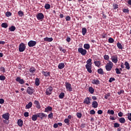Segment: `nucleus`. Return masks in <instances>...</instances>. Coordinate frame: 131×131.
<instances>
[{"mask_svg":"<svg viewBox=\"0 0 131 131\" xmlns=\"http://www.w3.org/2000/svg\"><path fill=\"white\" fill-rule=\"evenodd\" d=\"M118 116H119V117H122V116H123V113L121 112H120L118 113Z\"/></svg>","mask_w":131,"mask_h":131,"instance_id":"e2e57ef3","label":"nucleus"},{"mask_svg":"<svg viewBox=\"0 0 131 131\" xmlns=\"http://www.w3.org/2000/svg\"><path fill=\"white\" fill-rule=\"evenodd\" d=\"M6 17H11V16H12V13H11L10 11H7L6 13Z\"/></svg>","mask_w":131,"mask_h":131,"instance_id":"37998d69","label":"nucleus"},{"mask_svg":"<svg viewBox=\"0 0 131 131\" xmlns=\"http://www.w3.org/2000/svg\"><path fill=\"white\" fill-rule=\"evenodd\" d=\"M114 127H116V128L119 127L120 126V124L118 123H115L114 124Z\"/></svg>","mask_w":131,"mask_h":131,"instance_id":"49530a36","label":"nucleus"},{"mask_svg":"<svg viewBox=\"0 0 131 131\" xmlns=\"http://www.w3.org/2000/svg\"><path fill=\"white\" fill-rule=\"evenodd\" d=\"M92 107L93 108H98V102L96 101H94L92 102Z\"/></svg>","mask_w":131,"mask_h":131,"instance_id":"6ab92c4d","label":"nucleus"},{"mask_svg":"<svg viewBox=\"0 0 131 131\" xmlns=\"http://www.w3.org/2000/svg\"><path fill=\"white\" fill-rule=\"evenodd\" d=\"M87 30L85 28H83L82 29V34L83 35H85V34L86 33Z\"/></svg>","mask_w":131,"mask_h":131,"instance_id":"c9c22d12","label":"nucleus"},{"mask_svg":"<svg viewBox=\"0 0 131 131\" xmlns=\"http://www.w3.org/2000/svg\"><path fill=\"white\" fill-rule=\"evenodd\" d=\"M113 7L114 10H116L117 9H118V5H117L116 4H114L113 5Z\"/></svg>","mask_w":131,"mask_h":131,"instance_id":"a18cd8bd","label":"nucleus"},{"mask_svg":"<svg viewBox=\"0 0 131 131\" xmlns=\"http://www.w3.org/2000/svg\"><path fill=\"white\" fill-rule=\"evenodd\" d=\"M119 121L120 123L124 124L125 123V119L123 117L120 118L119 119Z\"/></svg>","mask_w":131,"mask_h":131,"instance_id":"a878e982","label":"nucleus"},{"mask_svg":"<svg viewBox=\"0 0 131 131\" xmlns=\"http://www.w3.org/2000/svg\"><path fill=\"white\" fill-rule=\"evenodd\" d=\"M1 26L3 28H7L8 27V24L6 23H4L2 24Z\"/></svg>","mask_w":131,"mask_h":131,"instance_id":"ea45409f","label":"nucleus"},{"mask_svg":"<svg viewBox=\"0 0 131 131\" xmlns=\"http://www.w3.org/2000/svg\"><path fill=\"white\" fill-rule=\"evenodd\" d=\"M107 34H102L101 35V37L102 38H106V37H107Z\"/></svg>","mask_w":131,"mask_h":131,"instance_id":"6e6d98bb","label":"nucleus"},{"mask_svg":"<svg viewBox=\"0 0 131 131\" xmlns=\"http://www.w3.org/2000/svg\"><path fill=\"white\" fill-rule=\"evenodd\" d=\"M109 97H110V93H108L105 95L104 98L107 100L109 98Z\"/></svg>","mask_w":131,"mask_h":131,"instance_id":"09e8293b","label":"nucleus"},{"mask_svg":"<svg viewBox=\"0 0 131 131\" xmlns=\"http://www.w3.org/2000/svg\"><path fill=\"white\" fill-rule=\"evenodd\" d=\"M44 40H45V41H48V42H51L53 41V39L52 37L49 38V37H47L44 38Z\"/></svg>","mask_w":131,"mask_h":131,"instance_id":"4be33fe9","label":"nucleus"},{"mask_svg":"<svg viewBox=\"0 0 131 131\" xmlns=\"http://www.w3.org/2000/svg\"><path fill=\"white\" fill-rule=\"evenodd\" d=\"M32 107V102H30L26 105L25 109H30Z\"/></svg>","mask_w":131,"mask_h":131,"instance_id":"412c9836","label":"nucleus"},{"mask_svg":"<svg viewBox=\"0 0 131 131\" xmlns=\"http://www.w3.org/2000/svg\"><path fill=\"white\" fill-rule=\"evenodd\" d=\"M97 113H98V114H100V115L102 114H103V111H102L101 110H99L98 111Z\"/></svg>","mask_w":131,"mask_h":131,"instance_id":"69168bd1","label":"nucleus"},{"mask_svg":"<svg viewBox=\"0 0 131 131\" xmlns=\"http://www.w3.org/2000/svg\"><path fill=\"white\" fill-rule=\"evenodd\" d=\"M89 92L90 93V94H94V92H95V89L93 88V87L90 86L89 88Z\"/></svg>","mask_w":131,"mask_h":131,"instance_id":"7c9ffc66","label":"nucleus"},{"mask_svg":"<svg viewBox=\"0 0 131 131\" xmlns=\"http://www.w3.org/2000/svg\"><path fill=\"white\" fill-rule=\"evenodd\" d=\"M107 114H109V115H114V111L108 110L107 111Z\"/></svg>","mask_w":131,"mask_h":131,"instance_id":"72a5a7b5","label":"nucleus"},{"mask_svg":"<svg viewBox=\"0 0 131 131\" xmlns=\"http://www.w3.org/2000/svg\"><path fill=\"white\" fill-rule=\"evenodd\" d=\"M53 110V107L52 106H48L45 108V112H49V111H52Z\"/></svg>","mask_w":131,"mask_h":131,"instance_id":"c85d7f7f","label":"nucleus"},{"mask_svg":"<svg viewBox=\"0 0 131 131\" xmlns=\"http://www.w3.org/2000/svg\"><path fill=\"white\" fill-rule=\"evenodd\" d=\"M24 116H25V117H28V116H29V113L26 112L24 113Z\"/></svg>","mask_w":131,"mask_h":131,"instance_id":"bf43d9fd","label":"nucleus"},{"mask_svg":"<svg viewBox=\"0 0 131 131\" xmlns=\"http://www.w3.org/2000/svg\"><path fill=\"white\" fill-rule=\"evenodd\" d=\"M92 83L93 84H96L98 85V84H100V81L98 79H93L92 81Z\"/></svg>","mask_w":131,"mask_h":131,"instance_id":"f3484780","label":"nucleus"},{"mask_svg":"<svg viewBox=\"0 0 131 131\" xmlns=\"http://www.w3.org/2000/svg\"><path fill=\"white\" fill-rule=\"evenodd\" d=\"M34 104L36 108H37V109H39L41 107V106H40V103H39V101H38V100H35L34 101Z\"/></svg>","mask_w":131,"mask_h":131,"instance_id":"ddd939ff","label":"nucleus"},{"mask_svg":"<svg viewBox=\"0 0 131 131\" xmlns=\"http://www.w3.org/2000/svg\"><path fill=\"white\" fill-rule=\"evenodd\" d=\"M124 66H125V68L127 69V70H129V69H130V67L129 66V63L128 62L125 61L124 62Z\"/></svg>","mask_w":131,"mask_h":131,"instance_id":"aec40b11","label":"nucleus"},{"mask_svg":"<svg viewBox=\"0 0 131 131\" xmlns=\"http://www.w3.org/2000/svg\"><path fill=\"white\" fill-rule=\"evenodd\" d=\"M36 41L33 40H30L28 43V46L29 48H32L33 47H35L36 46Z\"/></svg>","mask_w":131,"mask_h":131,"instance_id":"1a4fd4ad","label":"nucleus"},{"mask_svg":"<svg viewBox=\"0 0 131 131\" xmlns=\"http://www.w3.org/2000/svg\"><path fill=\"white\" fill-rule=\"evenodd\" d=\"M0 71L3 72V73H5V72H6V70L5 69V68L3 67H1Z\"/></svg>","mask_w":131,"mask_h":131,"instance_id":"3c124183","label":"nucleus"},{"mask_svg":"<svg viewBox=\"0 0 131 131\" xmlns=\"http://www.w3.org/2000/svg\"><path fill=\"white\" fill-rule=\"evenodd\" d=\"M53 87L50 86L49 88H47L46 89V94L47 96H50V95H52V93L53 92Z\"/></svg>","mask_w":131,"mask_h":131,"instance_id":"6e6552de","label":"nucleus"},{"mask_svg":"<svg viewBox=\"0 0 131 131\" xmlns=\"http://www.w3.org/2000/svg\"><path fill=\"white\" fill-rule=\"evenodd\" d=\"M92 59L89 58L87 61H86V64L85 65V68L86 69H87L88 72L89 73H92L93 72V71H92V64L93 63L92 62Z\"/></svg>","mask_w":131,"mask_h":131,"instance_id":"f257e3e1","label":"nucleus"},{"mask_svg":"<svg viewBox=\"0 0 131 131\" xmlns=\"http://www.w3.org/2000/svg\"><path fill=\"white\" fill-rule=\"evenodd\" d=\"M111 60L113 63H116L118 62V56L114 55L111 56Z\"/></svg>","mask_w":131,"mask_h":131,"instance_id":"0eeeda50","label":"nucleus"},{"mask_svg":"<svg viewBox=\"0 0 131 131\" xmlns=\"http://www.w3.org/2000/svg\"><path fill=\"white\" fill-rule=\"evenodd\" d=\"M35 85H36L37 86H38V85H39L40 83H39V79L38 78H36L35 79Z\"/></svg>","mask_w":131,"mask_h":131,"instance_id":"c756f323","label":"nucleus"},{"mask_svg":"<svg viewBox=\"0 0 131 131\" xmlns=\"http://www.w3.org/2000/svg\"><path fill=\"white\" fill-rule=\"evenodd\" d=\"M115 71H116V73L117 74H121V72L120 71V70H119V69L118 68H116L115 69Z\"/></svg>","mask_w":131,"mask_h":131,"instance_id":"79ce46f5","label":"nucleus"},{"mask_svg":"<svg viewBox=\"0 0 131 131\" xmlns=\"http://www.w3.org/2000/svg\"><path fill=\"white\" fill-rule=\"evenodd\" d=\"M80 127L81 128H84L85 127V124H81Z\"/></svg>","mask_w":131,"mask_h":131,"instance_id":"338daca9","label":"nucleus"},{"mask_svg":"<svg viewBox=\"0 0 131 131\" xmlns=\"http://www.w3.org/2000/svg\"><path fill=\"white\" fill-rule=\"evenodd\" d=\"M90 114L94 115V114H96V112L95 111V110H92L90 111Z\"/></svg>","mask_w":131,"mask_h":131,"instance_id":"052dcab7","label":"nucleus"},{"mask_svg":"<svg viewBox=\"0 0 131 131\" xmlns=\"http://www.w3.org/2000/svg\"><path fill=\"white\" fill-rule=\"evenodd\" d=\"M104 60H109V55H104Z\"/></svg>","mask_w":131,"mask_h":131,"instance_id":"13d9d810","label":"nucleus"},{"mask_svg":"<svg viewBox=\"0 0 131 131\" xmlns=\"http://www.w3.org/2000/svg\"><path fill=\"white\" fill-rule=\"evenodd\" d=\"M81 116H82L81 113H77V117H78V118H80Z\"/></svg>","mask_w":131,"mask_h":131,"instance_id":"603ef678","label":"nucleus"},{"mask_svg":"<svg viewBox=\"0 0 131 131\" xmlns=\"http://www.w3.org/2000/svg\"><path fill=\"white\" fill-rule=\"evenodd\" d=\"M42 74L45 76V77H48V76H51V73L50 72H46L45 71H42Z\"/></svg>","mask_w":131,"mask_h":131,"instance_id":"2eb2a0df","label":"nucleus"},{"mask_svg":"<svg viewBox=\"0 0 131 131\" xmlns=\"http://www.w3.org/2000/svg\"><path fill=\"white\" fill-rule=\"evenodd\" d=\"M18 14L19 15V17H23L24 16V13L22 11H19L18 12Z\"/></svg>","mask_w":131,"mask_h":131,"instance_id":"58836bf2","label":"nucleus"},{"mask_svg":"<svg viewBox=\"0 0 131 131\" xmlns=\"http://www.w3.org/2000/svg\"><path fill=\"white\" fill-rule=\"evenodd\" d=\"M53 116H54V115L53 114V113H51L48 115V118H50V119H52Z\"/></svg>","mask_w":131,"mask_h":131,"instance_id":"de8ad7c7","label":"nucleus"},{"mask_svg":"<svg viewBox=\"0 0 131 131\" xmlns=\"http://www.w3.org/2000/svg\"><path fill=\"white\" fill-rule=\"evenodd\" d=\"M10 31L13 32L16 30V27L14 26H12L10 28H9Z\"/></svg>","mask_w":131,"mask_h":131,"instance_id":"4c0bfd02","label":"nucleus"},{"mask_svg":"<svg viewBox=\"0 0 131 131\" xmlns=\"http://www.w3.org/2000/svg\"><path fill=\"white\" fill-rule=\"evenodd\" d=\"M108 42L109 43H113V42H114V39L112 37H110L108 39Z\"/></svg>","mask_w":131,"mask_h":131,"instance_id":"c03bdc74","label":"nucleus"},{"mask_svg":"<svg viewBox=\"0 0 131 131\" xmlns=\"http://www.w3.org/2000/svg\"><path fill=\"white\" fill-rule=\"evenodd\" d=\"M66 21H70L71 20V17L70 16H68L66 17Z\"/></svg>","mask_w":131,"mask_h":131,"instance_id":"680f3d73","label":"nucleus"},{"mask_svg":"<svg viewBox=\"0 0 131 131\" xmlns=\"http://www.w3.org/2000/svg\"><path fill=\"white\" fill-rule=\"evenodd\" d=\"M58 126V123H55L53 125V127L54 128H57Z\"/></svg>","mask_w":131,"mask_h":131,"instance_id":"774afa93","label":"nucleus"},{"mask_svg":"<svg viewBox=\"0 0 131 131\" xmlns=\"http://www.w3.org/2000/svg\"><path fill=\"white\" fill-rule=\"evenodd\" d=\"M63 121L66 123L67 125H70V120H69V119H65Z\"/></svg>","mask_w":131,"mask_h":131,"instance_id":"473e14b6","label":"nucleus"},{"mask_svg":"<svg viewBox=\"0 0 131 131\" xmlns=\"http://www.w3.org/2000/svg\"><path fill=\"white\" fill-rule=\"evenodd\" d=\"M37 114L38 117L39 118H40L41 120H42V119H44V118H47V117H48V115L43 113H38Z\"/></svg>","mask_w":131,"mask_h":131,"instance_id":"423d86ee","label":"nucleus"},{"mask_svg":"<svg viewBox=\"0 0 131 131\" xmlns=\"http://www.w3.org/2000/svg\"><path fill=\"white\" fill-rule=\"evenodd\" d=\"M36 71V69H35L34 67H32L31 68H30L29 69V72L31 73H35V72Z\"/></svg>","mask_w":131,"mask_h":131,"instance_id":"b1692460","label":"nucleus"},{"mask_svg":"<svg viewBox=\"0 0 131 131\" xmlns=\"http://www.w3.org/2000/svg\"><path fill=\"white\" fill-rule=\"evenodd\" d=\"M91 101H92V98L90 97H86L84 99L83 103L86 105H90L91 104Z\"/></svg>","mask_w":131,"mask_h":131,"instance_id":"9d476101","label":"nucleus"},{"mask_svg":"<svg viewBox=\"0 0 131 131\" xmlns=\"http://www.w3.org/2000/svg\"><path fill=\"white\" fill-rule=\"evenodd\" d=\"M127 118H128V120L131 121V113L128 114V115H127Z\"/></svg>","mask_w":131,"mask_h":131,"instance_id":"4d7b16f0","label":"nucleus"},{"mask_svg":"<svg viewBox=\"0 0 131 131\" xmlns=\"http://www.w3.org/2000/svg\"><path fill=\"white\" fill-rule=\"evenodd\" d=\"M58 69H63V68L65 67V64H64V63L63 62L60 63L58 64Z\"/></svg>","mask_w":131,"mask_h":131,"instance_id":"5701e85b","label":"nucleus"},{"mask_svg":"<svg viewBox=\"0 0 131 131\" xmlns=\"http://www.w3.org/2000/svg\"><path fill=\"white\" fill-rule=\"evenodd\" d=\"M2 118L6 120H9L10 119V114L9 113L4 114L2 115Z\"/></svg>","mask_w":131,"mask_h":131,"instance_id":"9b49d317","label":"nucleus"},{"mask_svg":"<svg viewBox=\"0 0 131 131\" xmlns=\"http://www.w3.org/2000/svg\"><path fill=\"white\" fill-rule=\"evenodd\" d=\"M38 117V116H37V114L36 115H33L32 117V120H33V121H36Z\"/></svg>","mask_w":131,"mask_h":131,"instance_id":"393cba45","label":"nucleus"},{"mask_svg":"<svg viewBox=\"0 0 131 131\" xmlns=\"http://www.w3.org/2000/svg\"><path fill=\"white\" fill-rule=\"evenodd\" d=\"M108 81L109 82H112L113 81H115V78L113 77L110 78Z\"/></svg>","mask_w":131,"mask_h":131,"instance_id":"5fc2aeb1","label":"nucleus"},{"mask_svg":"<svg viewBox=\"0 0 131 131\" xmlns=\"http://www.w3.org/2000/svg\"><path fill=\"white\" fill-rule=\"evenodd\" d=\"M34 89H32L30 87H28L27 90V92L29 95H32L33 93H34Z\"/></svg>","mask_w":131,"mask_h":131,"instance_id":"4468645a","label":"nucleus"},{"mask_svg":"<svg viewBox=\"0 0 131 131\" xmlns=\"http://www.w3.org/2000/svg\"><path fill=\"white\" fill-rule=\"evenodd\" d=\"M117 47L119 49V50H122V49H123L122 45L119 42L117 43Z\"/></svg>","mask_w":131,"mask_h":131,"instance_id":"2f4dec72","label":"nucleus"},{"mask_svg":"<svg viewBox=\"0 0 131 131\" xmlns=\"http://www.w3.org/2000/svg\"><path fill=\"white\" fill-rule=\"evenodd\" d=\"M6 79V76L4 75H1L0 76V80L4 81Z\"/></svg>","mask_w":131,"mask_h":131,"instance_id":"8fccbe9b","label":"nucleus"},{"mask_svg":"<svg viewBox=\"0 0 131 131\" xmlns=\"http://www.w3.org/2000/svg\"><path fill=\"white\" fill-rule=\"evenodd\" d=\"M97 72L99 74H101V75H103L104 74V71L102 68H100L97 70Z\"/></svg>","mask_w":131,"mask_h":131,"instance_id":"cd10ccee","label":"nucleus"},{"mask_svg":"<svg viewBox=\"0 0 131 131\" xmlns=\"http://www.w3.org/2000/svg\"><path fill=\"white\" fill-rule=\"evenodd\" d=\"M45 8L46 9V10H49L51 9V5L49 4H46L45 5Z\"/></svg>","mask_w":131,"mask_h":131,"instance_id":"a19ab883","label":"nucleus"},{"mask_svg":"<svg viewBox=\"0 0 131 131\" xmlns=\"http://www.w3.org/2000/svg\"><path fill=\"white\" fill-rule=\"evenodd\" d=\"M26 49V46H25V44H24V43H20V44L18 47L19 52H24Z\"/></svg>","mask_w":131,"mask_h":131,"instance_id":"20e7f679","label":"nucleus"},{"mask_svg":"<svg viewBox=\"0 0 131 131\" xmlns=\"http://www.w3.org/2000/svg\"><path fill=\"white\" fill-rule=\"evenodd\" d=\"M65 86L68 92H72V86L69 82H65Z\"/></svg>","mask_w":131,"mask_h":131,"instance_id":"7ed1b4c3","label":"nucleus"},{"mask_svg":"<svg viewBox=\"0 0 131 131\" xmlns=\"http://www.w3.org/2000/svg\"><path fill=\"white\" fill-rule=\"evenodd\" d=\"M90 48H91L90 44L86 43L84 45V49H85V50H90Z\"/></svg>","mask_w":131,"mask_h":131,"instance_id":"f704fd0d","label":"nucleus"},{"mask_svg":"<svg viewBox=\"0 0 131 131\" xmlns=\"http://www.w3.org/2000/svg\"><path fill=\"white\" fill-rule=\"evenodd\" d=\"M123 13H127L128 14V13H129V10L128 9H123Z\"/></svg>","mask_w":131,"mask_h":131,"instance_id":"864d4df0","label":"nucleus"},{"mask_svg":"<svg viewBox=\"0 0 131 131\" xmlns=\"http://www.w3.org/2000/svg\"><path fill=\"white\" fill-rule=\"evenodd\" d=\"M16 81L20 83V84H24V80L23 79H21L20 77H18L16 78Z\"/></svg>","mask_w":131,"mask_h":131,"instance_id":"dca6fc26","label":"nucleus"},{"mask_svg":"<svg viewBox=\"0 0 131 131\" xmlns=\"http://www.w3.org/2000/svg\"><path fill=\"white\" fill-rule=\"evenodd\" d=\"M36 17L38 20H42V19H43V18H45V15H43L42 13H39L36 15Z\"/></svg>","mask_w":131,"mask_h":131,"instance_id":"f8f14e48","label":"nucleus"},{"mask_svg":"<svg viewBox=\"0 0 131 131\" xmlns=\"http://www.w3.org/2000/svg\"><path fill=\"white\" fill-rule=\"evenodd\" d=\"M5 103V100L4 99H0V104H4Z\"/></svg>","mask_w":131,"mask_h":131,"instance_id":"0e129e2a","label":"nucleus"},{"mask_svg":"<svg viewBox=\"0 0 131 131\" xmlns=\"http://www.w3.org/2000/svg\"><path fill=\"white\" fill-rule=\"evenodd\" d=\"M94 64L96 67H100L101 66V61H94Z\"/></svg>","mask_w":131,"mask_h":131,"instance_id":"bb28decb","label":"nucleus"},{"mask_svg":"<svg viewBox=\"0 0 131 131\" xmlns=\"http://www.w3.org/2000/svg\"><path fill=\"white\" fill-rule=\"evenodd\" d=\"M64 97H65V93L61 92L59 95V99H64Z\"/></svg>","mask_w":131,"mask_h":131,"instance_id":"e433bc0d","label":"nucleus"},{"mask_svg":"<svg viewBox=\"0 0 131 131\" xmlns=\"http://www.w3.org/2000/svg\"><path fill=\"white\" fill-rule=\"evenodd\" d=\"M112 68H113V63H112V61H109L105 65V69L106 71H111Z\"/></svg>","mask_w":131,"mask_h":131,"instance_id":"f03ea898","label":"nucleus"},{"mask_svg":"<svg viewBox=\"0 0 131 131\" xmlns=\"http://www.w3.org/2000/svg\"><path fill=\"white\" fill-rule=\"evenodd\" d=\"M78 53L81 54V55H82V56H85L87 53L86 50L83 49V48H79L78 49Z\"/></svg>","mask_w":131,"mask_h":131,"instance_id":"39448f33","label":"nucleus"},{"mask_svg":"<svg viewBox=\"0 0 131 131\" xmlns=\"http://www.w3.org/2000/svg\"><path fill=\"white\" fill-rule=\"evenodd\" d=\"M17 124L19 127H22L23 126V121L21 119H18L17 120Z\"/></svg>","mask_w":131,"mask_h":131,"instance_id":"a211bd4d","label":"nucleus"}]
</instances>
